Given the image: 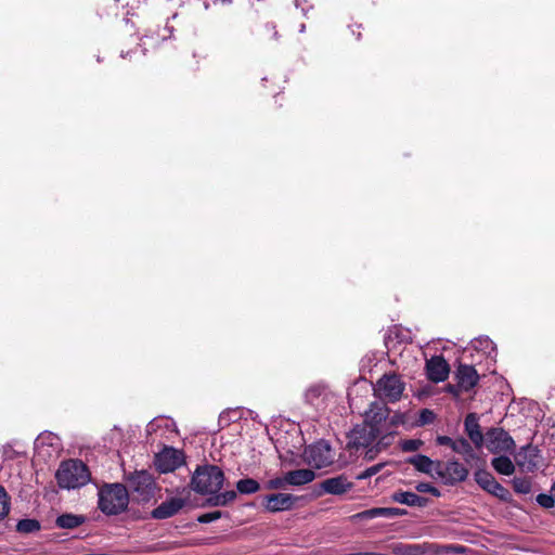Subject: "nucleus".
<instances>
[{"mask_svg": "<svg viewBox=\"0 0 555 555\" xmlns=\"http://www.w3.org/2000/svg\"><path fill=\"white\" fill-rule=\"evenodd\" d=\"M129 504V491L122 483H104L99 489L98 507L107 515H119L125 512Z\"/></svg>", "mask_w": 555, "mask_h": 555, "instance_id": "f257e3e1", "label": "nucleus"}, {"mask_svg": "<svg viewBox=\"0 0 555 555\" xmlns=\"http://www.w3.org/2000/svg\"><path fill=\"white\" fill-rule=\"evenodd\" d=\"M390 410L383 400H375L370 404L369 411L365 412L363 424H370L373 428L379 429V434L384 433V428L395 426L397 424L413 427L415 421L410 413H396L389 421Z\"/></svg>", "mask_w": 555, "mask_h": 555, "instance_id": "f03ea898", "label": "nucleus"}, {"mask_svg": "<svg viewBox=\"0 0 555 555\" xmlns=\"http://www.w3.org/2000/svg\"><path fill=\"white\" fill-rule=\"evenodd\" d=\"M225 480L223 470L211 464L197 466L192 475L190 487L198 494H208L219 492Z\"/></svg>", "mask_w": 555, "mask_h": 555, "instance_id": "7ed1b4c3", "label": "nucleus"}, {"mask_svg": "<svg viewBox=\"0 0 555 555\" xmlns=\"http://www.w3.org/2000/svg\"><path fill=\"white\" fill-rule=\"evenodd\" d=\"M90 477L88 466L80 460L62 462L55 474L59 487L68 490L87 485Z\"/></svg>", "mask_w": 555, "mask_h": 555, "instance_id": "20e7f679", "label": "nucleus"}, {"mask_svg": "<svg viewBox=\"0 0 555 555\" xmlns=\"http://www.w3.org/2000/svg\"><path fill=\"white\" fill-rule=\"evenodd\" d=\"M125 480L134 499L141 503L150 502L160 490L154 476L145 469L129 473Z\"/></svg>", "mask_w": 555, "mask_h": 555, "instance_id": "39448f33", "label": "nucleus"}, {"mask_svg": "<svg viewBox=\"0 0 555 555\" xmlns=\"http://www.w3.org/2000/svg\"><path fill=\"white\" fill-rule=\"evenodd\" d=\"M379 435V429L373 428L370 424L362 423L351 430L347 447L354 449L357 452L360 449L369 450L375 444Z\"/></svg>", "mask_w": 555, "mask_h": 555, "instance_id": "423d86ee", "label": "nucleus"}, {"mask_svg": "<svg viewBox=\"0 0 555 555\" xmlns=\"http://www.w3.org/2000/svg\"><path fill=\"white\" fill-rule=\"evenodd\" d=\"M305 460L309 465L315 468H323L331 465L334 462V455L330 443L325 440H319L309 446L305 450Z\"/></svg>", "mask_w": 555, "mask_h": 555, "instance_id": "0eeeda50", "label": "nucleus"}, {"mask_svg": "<svg viewBox=\"0 0 555 555\" xmlns=\"http://www.w3.org/2000/svg\"><path fill=\"white\" fill-rule=\"evenodd\" d=\"M404 389V384L401 382L400 377L396 374L384 375L376 383L374 391L377 393L378 398L384 401V399L395 402L399 400Z\"/></svg>", "mask_w": 555, "mask_h": 555, "instance_id": "6e6552de", "label": "nucleus"}, {"mask_svg": "<svg viewBox=\"0 0 555 555\" xmlns=\"http://www.w3.org/2000/svg\"><path fill=\"white\" fill-rule=\"evenodd\" d=\"M483 444L491 453L508 452L515 448V442L508 433L498 427L486 433Z\"/></svg>", "mask_w": 555, "mask_h": 555, "instance_id": "1a4fd4ad", "label": "nucleus"}, {"mask_svg": "<svg viewBox=\"0 0 555 555\" xmlns=\"http://www.w3.org/2000/svg\"><path fill=\"white\" fill-rule=\"evenodd\" d=\"M185 462V456L183 451L173 449V448H165L159 454L156 456V466L160 473H170L175 469L182 466Z\"/></svg>", "mask_w": 555, "mask_h": 555, "instance_id": "9d476101", "label": "nucleus"}, {"mask_svg": "<svg viewBox=\"0 0 555 555\" xmlns=\"http://www.w3.org/2000/svg\"><path fill=\"white\" fill-rule=\"evenodd\" d=\"M475 480L485 491L501 500H507L508 490L499 483L490 473L478 470L475 474Z\"/></svg>", "mask_w": 555, "mask_h": 555, "instance_id": "9b49d317", "label": "nucleus"}, {"mask_svg": "<svg viewBox=\"0 0 555 555\" xmlns=\"http://www.w3.org/2000/svg\"><path fill=\"white\" fill-rule=\"evenodd\" d=\"M425 371L427 378L433 383H440L448 378L450 365L441 356H434L426 361Z\"/></svg>", "mask_w": 555, "mask_h": 555, "instance_id": "f8f14e48", "label": "nucleus"}, {"mask_svg": "<svg viewBox=\"0 0 555 555\" xmlns=\"http://www.w3.org/2000/svg\"><path fill=\"white\" fill-rule=\"evenodd\" d=\"M297 498L289 493H272L263 499V506L268 512L276 513L293 508Z\"/></svg>", "mask_w": 555, "mask_h": 555, "instance_id": "ddd939ff", "label": "nucleus"}, {"mask_svg": "<svg viewBox=\"0 0 555 555\" xmlns=\"http://www.w3.org/2000/svg\"><path fill=\"white\" fill-rule=\"evenodd\" d=\"M185 505V500L181 498H170L151 512L153 519H167L177 515Z\"/></svg>", "mask_w": 555, "mask_h": 555, "instance_id": "4468645a", "label": "nucleus"}, {"mask_svg": "<svg viewBox=\"0 0 555 555\" xmlns=\"http://www.w3.org/2000/svg\"><path fill=\"white\" fill-rule=\"evenodd\" d=\"M320 488L328 494L341 495L353 488L345 475L327 478L320 483Z\"/></svg>", "mask_w": 555, "mask_h": 555, "instance_id": "2eb2a0df", "label": "nucleus"}, {"mask_svg": "<svg viewBox=\"0 0 555 555\" xmlns=\"http://www.w3.org/2000/svg\"><path fill=\"white\" fill-rule=\"evenodd\" d=\"M455 378L459 387L464 391H468L477 385L479 375L473 365L460 364L455 372Z\"/></svg>", "mask_w": 555, "mask_h": 555, "instance_id": "dca6fc26", "label": "nucleus"}, {"mask_svg": "<svg viewBox=\"0 0 555 555\" xmlns=\"http://www.w3.org/2000/svg\"><path fill=\"white\" fill-rule=\"evenodd\" d=\"M406 511L398 507H373L360 512L353 516V518L360 520L373 519L377 517L393 518L397 516L405 515Z\"/></svg>", "mask_w": 555, "mask_h": 555, "instance_id": "f3484780", "label": "nucleus"}, {"mask_svg": "<svg viewBox=\"0 0 555 555\" xmlns=\"http://www.w3.org/2000/svg\"><path fill=\"white\" fill-rule=\"evenodd\" d=\"M438 474L441 475L446 482L455 483L465 480L468 470L461 463L450 461L444 465L443 470L440 469Z\"/></svg>", "mask_w": 555, "mask_h": 555, "instance_id": "a211bd4d", "label": "nucleus"}, {"mask_svg": "<svg viewBox=\"0 0 555 555\" xmlns=\"http://www.w3.org/2000/svg\"><path fill=\"white\" fill-rule=\"evenodd\" d=\"M465 431L468 435L472 442L475 444L477 449L481 448L485 442V436L480 430V426L478 423V418L476 414L470 413L465 418Z\"/></svg>", "mask_w": 555, "mask_h": 555, "instance_id": "6ab92c4d", "label": "nucleus"}, {"mask_svg": "<svg viewBox=\"0 0 555 555\" xmlns=\"http://www.w3.org/2000/svg\"><path fill=\"white\" fill-rule=\"evenodd\" d=\"M393 426H388L384 428V433L380 434L375 441V444L365 451V457L369 460H373L378 452L385 450L388 446H390L393 441Z\"/></svg>", "mask_w": 555, "mask_h": 555, "instance_id": "aec40b11", "label": "nucleus"}, {"mask_svg": "<svg viewBox=\"0 0 555 555\" xmlns=\"http://www.w3.org/2000/svg\"><path fill=\"white\" fill-rule=\"evenodd\" d=\"M314 478L315 473L309 468L289 470L284 475V480L288 481L289 486H304L313 481Z\"/></svg>", "mask_w": 555, "mask_h": 555, "instance_id": "412c9836", "label": "nucleus"}, {"mask_svg": "<svg viewBox=\"0 0 555 555\" xmlns=\"http://www.w3.org/2000/svg\"><path fill=\"white\" fill-rule=\"evenodd\" d=\"M86 521V517L83 515H76V514H62L60 515L56 520L55 525L59 528L62 529H75L82 525Z\"/></svg>", "mask_w": 555, "mask_h": 555, "instance_id": "4be33fe9", "label": "nucleus"}, {"mask_svg": "<svg viewBox=\"0 0 555 555\" xmlns=\"http://www.w3.org/2000/svg\"><path fill=\"white\" fill-rule=\"evenodd\" d=\"M211 496H209L206 500V504L209 506H227L228 504L232 503L237 494L234 490H228L225 492H217V493H210Z\"/></svg>", "mask_w": 555, "mask_h": 555, "instance_id": "5701e85b", "label": "nucleus"}, {"mask_svg": "<svg viewBox=\"0 0 555 555\" xmlns=\"http://www.w3.org/2000/svg\"><path fill=\"white\" fill-rule=\"evenodd\" d=\"M491 464H492L493 468L499 474H502V475H505V476H511L514 473V470H515V466H514L513 462L507 456L494 457L492 460Z\"/></svg>", "mask_w": 555, "mask_h": 555, "instance_id": "b1692460", "label": "nucleus"}, {"mask_svg": "<svg viewBox=\"0 0 555 555\" xmlns=\"http://www.w3.org/2000/svg\"><path fill=\"white\" fill-rule=\"evenodd\" d=\"M452 450L463 455L467 462L475 459L474 449L465 438L455 439Z\"/></svg>", "mask_w": 555, "mask_h": 555, "instance_id": "393cba45", "label": "nucleus"}, {"mask_svg": "<svg viewBox=\"0 0 555 555\" xmlns=\"http://www.w3.org/2000/svg\"><path fill=\"white\" fill-rule=\"evenodd\" d=\"M236 489L241 494H253L259 491L260 485L256 479L243 478L236 482Z\"/></svg>", "mask_w": 555, "mask_h": 555, "instance_id": "a878e982", "label": "nucleus"}, {"mask_svg": "<svg viewBox=\"0 0 555 555\" xmlns=\"http://www.w3.org/2000/svg\"><path fill=\"white\" fill-rule=\"evenodd\" d=\"M40 528V522L33 518L21 519L16 525V531L24 534L37 532Z\"/></svg>", "mask_w": 555, "mask_h": 555, "instance_id": "bb28decb", "label": "nucleus"}, {"mask_svg": "<svg viewBox=\"0 0 555 555\" xmlns=\"http://www.w3.org/2000/svg\"><path fill=\"white\" fill-rule=\"evenodd\" d=\"M533 452L534 449H532L530 446L522 448L517 455V464L524 469L532 470L537 466V463L531 460L527 463L524 459L527 456H532Z\"/></svg>", "mask_w": 555, "mask_h": 555, "instance_id": "cd10ccee", "label": "nucleus"}, {"mask_svg": "<svg viewBox=\"0 0 555 555\" xmlns=\"http://www.w3.org/2000/svg\"><path fill=\"white\" fill-rule=\"evenodd\" d=\"M395 502L409 506L416 505V493L410 491H396L391 495Z\"/></svg>", "mask_w": 555, "mask_h": 555, "instance_id": "c85d7f7f", "label": "nucleus"}, {"mask_svg": "<svg viewBox=\"0 0 555 555\" xmlns=\"http://www.w3.org/2000/svg\"><path fill=\"white\" fill-rule=\"evenodd\" d=\"M439 463H434L430 459L418 454V472L433 474V472H439Z\"/></svg>", "mask_w": 555, "mask_h": 555, "instance_id": "c756f323", "label": "nucleus"}, {"mask_svg": "<svg viewBox=\"0 0 555 555\" xmlns=\"http://www.w3.org/2000/svg\"><path fill=\"white\" fill-rule=\"evenodd\" d=\"M11 499L4 487L0 486V520L4 519L10 513Z\"/></svg>", "mask_w": 555, "mask_h": 555, "instance_id": "7c9ffc66", "label": "nucleus"}, {"mask_svg": "<svg viewBox=\"0 0 555 555\" xmlns=\"http://www.w3.org/2000/svg\"><path fill=\"white\" fill-rule=\"evenodd\" d=\"M261 38L267 41L276 40L278 39V30L274 24L267 23L263 26L262 33L260 34Z\"/></svg>", "mask_w": 555, "mask_h": 555, "instance_id": "2f4dec72", "label": "nucleus"}, {"mask_svg": "<svg viewBox=\"0 0 555 555\" xmlns=\"http://www.w3.org/2000/svg\"><path fill=\"white\" fill-rule=\"evenodd\" d=\"M435 420L436 414L431 410L424 409L418 413V426L431 424Z\"/></svg>", "mask_w": 555, "mask_h": 555, "instance_id": "473e14b6", "label": "nucleus"}, {"mask_svg": "<svg viewBox=\"0 0 555 555\" xmlns=\"http://www.w3.org/2000/svg\"><path fill=\"white\" fill-rule=\"evenodd\" d=\"M286 486H288V481H285L284 476H283V477H275L273 479L268 480L267 483L264 485V488L267 490H278V489H285Z\"/></svg>", "mask_w": 555, "mask_h": 555, "instance_id": "72a5a7b5", "label": "nucleus"}, {"mask_svg": "<svg viewBox=\"0 0 555 555\" xmlns=\"http://www.w3.org/2000/svg\"><path fill=\"white\" fill-rule=\"evenodd\" d=\"M393 552L400 555H416V546L411 544L398 543L395 545Z\"/></svg>", "mask_w": 555, "mask_h": 555, "instance_id": "f704fd0d", "label": "nucleus"}, {"mask_svg": "<svg viewBox=\"0 0 555 555\" xmlns=\"http://www.w3.org/2000/svg\"><path fill=\"white\" fill-rule=\"evenodd\" d=\"M222 517L221 511H214L209 513L202 514L197 517V521L201 524H209Z\"/></svg>", "mask_w": 555, "mask_h": 555, "instance_id": "c9c22d12", "label": "nucleus"}, {"mask_svg": "<svg viewBox=\"0 0 555 555\" xmlns=\"http://www.w3.org/2000/svg\"><path fill=\"white\" fill-rule=\"evenodd\" d=\"M514 489L518 493L527 494L531 491V483L526 479H515L514 482Z\"/></svg>", "mask_w": 555, "mask_h": 555, "instance_id": "e433bc0d", "label": "nucleus"}, {"mask_svg": "<svg viewBox=\"0 0 555 555\" xmlns=\"http://www.w3.org/2000/svg\"><path fill=\"white\" fill-rule=\"evenodd\" d=\"M537 502L544 508H551L554 506L555 496L542 493L537 496Z\"/></svg>", "mask_w": 555, "mask_h": 555, "instance_id": "4c0bfd02", "label": "nucleus"}, {"mask_svg": "<svg viewBox=\"0 0 555 555\" xmlns=\"http://www.w3.org/2000/svg\"><path fill=\"white\" fill-rule=\"evenodd\" d=\"M420 492L430 493L434 496L440 495V492L437 488L430 486L429 483L422 482V481H418V493Z\"/></svg>", "mask_w": 555, "mask_h": 555, "instance_id": "58836bf2", "label": "nucleus"}, {"mask_svg": "<svg viewBox=\"0 0 555 555\" xmlns=\"http://www.w3.org/2000/svg\"><path fill=\"white\" fill-rule=\"evenodd\" d=\"M380 469V465L377 464V465H374L372 467H369L366 468L364 472L360 473L358 476H357V479H366V478H370L372 476H374L375 474H377Z\"/></svg>", "mask_w": 555, "mask_h": 555, "instance_id": "ea45409f", "label": "nucleus"}, {"mask_svg": "<svg viewBox=\"0 0 555 555\" xmlns=\"http://www.w3.org/2000/svg\"><path fill=\"white\" fill-rule=\"evenodd\" d=\"M401 448L405 452L416 451V439H408L401 442Z\"/></svg>", "mask_w": 555, "mask_h": 555, "instance_id": "a19ab883", "label": "nucleus"}, {"mask_svg": "<svg viewBox=\"0 0 555 555\" xmlns=\"http://www.w3.org/2000/svg\"><path fill=\"white\" fill-rule=\"evenodd\" d=\"M455 439H452L448 436H438L437 437V443L440 446H448L451 449L453 448Z\"/></svg>", "mask_w": 555, "mask_h": 555, "instance_id": "79ce46f5", "label": "nucleus"}, {"mask_svg": "<svg viewBox=\"0 0 555 555\" xmlns=\"http://www.w3.org/2000/svg\"><path fill=\"white\" fill-rule=\"evenodd\" d=\"M446 391L453 395L455 398H459L461 392L463 391L460 387H459V383L456 385H447L446 386Z\"/></svg>", "mask_w": 555, "mask_h": 555, "instance_id": "37998d69", "label": "nucleus"}, {"mask_svg": "<svg viewBox=\"0 0 555 555\" xmlns=\"http://www.w3.org/2000/svg\"><path fill=\"white\" fill-rule=\"evenodd\" d=\"M417 551H418V555L429 553V552L438 553V551L436 550V546L434 544H427V543L418 545Z\"/></svg>", "mask_w": 555, "mask_h": 555, "instance_id": "c03bdc74", "label": "nucleus"}, {"mask_svg": "<svg viewBox=\"0 0 555 555\" xmlns=\"http://www.w3.org/2000/svg\"><path fill=\"white\" fill-rule=\"evenodd\" d=\"M212 2V4H218L220 3L221 5H229L233 2V0H206L204 2V7L205 9H208L209 8V3Z\"/></svg>", "mask_w": 555, "mask_h": 555, "instance_id": "a18cd8bd", "label": "nucleus"}, {"mask_svg": "<svg viewBox=\"0 0 555 555\" xmlns=\"http://www.w3.org/2000/svg\"><path fill=\"white\" fill-rule=\"evenodd\" d=\"M427 500L418 494V507L426 505Z\"/></svg>", "mask_w": 555, "mask_h": 555, "instance_id": "49530a36", "label": "nucleus"}, {"mask_svg": "<svg viewBox=\"0 0 555 555\" xmlns=\"http://www.w3.org/2000/svg\"><path fill=\"white\" fill-rule=\"evenodd\" d=\"M409 462H410L411 464H413L414 466H416V455L411 456V457L409 459Z\"/></svg>", "mask_w": 555, "mask_h": 555, "instance_id": "de8ad7c7", "label": "nucleus"}, {"mask_svg": "<svg viewBox=\"0 0 555 555\" xmlns=\"http://www.w3.org/2000/svg\"><path fill=\"white\" fill-rule=\"evenodd\" d=\"M422 395H428V392L423 389H418L417 396L421 397Z\"/></svg>", "mask_w": 555, "mask_h": 555, "instance_id": "09e8293b", "label": "nucleus"}]
</instances>
